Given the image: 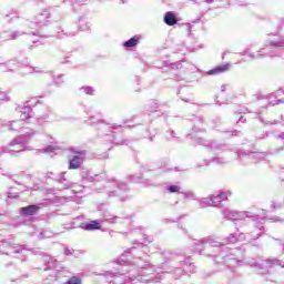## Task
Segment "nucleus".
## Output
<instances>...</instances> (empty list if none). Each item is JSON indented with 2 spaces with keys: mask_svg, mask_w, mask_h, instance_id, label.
Here are the masks:
<instances>
[{
  "mask_svg": "<svg viewBox=\"0 0 284 284\" xmlns=\"http://www.w3.org/2000/svg\"><path fill=\"white\" fill-rule=\"evenodd\" d=\"M80 92H83V94L92 95V94H94V88H92V87H81Z\"/></svg>",
  "mask_w": 284,
  "mask_h": 284,
  "instance_id": "32",
  "label": "nucleus"
},
{
  "mask_svg": "<svg viewBox=\"0 0 284 284\" xmlns=\"http://www.w3.org/2000/svg\"><path fill=\"white\" fill-rule=\"evenodd\" d=\"M266 154L264 152H251L248 153L247 158L251 159L252 161H263L265 159Z\"/></svg>",
  "mask_w": 284,
  "mask_h": 284,
  "instance_id": "27",
  "label": "nucleus"
},
{
  "mask_svg": "<svg viewBox=\"0 0 284 284\" xmlns=\"http://www.w3.org/2000/svg\"><path fill=\"white\" fill-rule=\"evenodd\" d=\"M8 67H9V68H12V63L9 62Z\"/></svg>",
  "mask_w": 284,
  "mask_h": 284,
  "instance_id": "57",
  "label": "nucleus"
},
{
  "mask_svg": "<svg viewBox=\"0 0 284 284\" xmlns=\"http://www.w3.org/2000/svg\"><path fill=\"white\" fill-rule=\"evenodd\" d=\"M230 64H220L207 71V74L211 77H216L217 74H223L224 72H229Z\"/></svg>",
  "mask_w": 284,
  "mask_h": 284,
  "instance_id": "18",
  "label": "nucleus"
},
{
  "mask_svg": "<svg viewBox=\"0 0 284 284\" xmlns=\"http://www.w3.org/2000/svg\"><path fill=\"white\" fill-rule=\"evenodd\" d=\"M150 141H154V138H153V136H151V138H150Z\"/></svg>",
  "mask_w": 284,
  "mask_h": 284,
  "instance_id": "58",
  "label": "nucleus"
},
{
  "mask_svg": "<svg viewBox=\"0 0 284 284\" xmlns=\"http://www.w3.org/2000/svg\"><path fill=\"white\" fill-rule=\"evenodd\" d=\"M121 201H125V197H121Z\"/></svg>",
  "mask_w": 284,
  "mask_h": 284,
  "instance_id": "59",
  "label": "nucleus"
},
{
  "mask_svg": "<svg viewBox=\"0 0 284 284\" xmlns=\"http://www.w3.org/2000/svg\"><path fill=\"white\" fill-rule=\"evenodd\" d=\"M201 134H205V130L197 129L196 126H194L193 132L191 133V136L193 141H195L196 145H204L205 148H211V150H213L214 152H216L217 150H222L223 145L216 142H210L203 139Z\"/></svg>",
  "mask_w": 284,
  "mask_h": 284,
  "instance_id": "7",
  "label": "nucleus"
},
{
  "mask_svg": "<svg viewBox=\"0 0 284 284\" xmlns=\"http://www.w3.org/2000/svg\"><path fill=\"white\" fill-rule=\"evenodd\" d=\"M88 180L92 182L94 181V176H89Z\"/></svg>",
  "mask_w": 284,
  "mask_h": 284,
  "instance_id": "52",
  "label": "nucleus"
},
{
  "mask_svg": "<svg viewBox=\"0 0 284 284\" xmlns=\"http://www.w3.org/2000/svg\"><path fill=\"white\" fill-rule=\"evenodd\" d=\"M201 207H212V196L202 197L199 200Z\"/></svg>",
  "mask_w": 284,
  "mask_h": 284,
  "instance_id": "28",
  "label": "nucleus"
},
{
  "mask_svg": "<svg viewBox=\"0 0 284 284\" xmlns=\"http://www.w3.org/2000/svg\"><path fill=\"white\" fill-rule=\"evenodd\" d=\"M111 143H116L118 145H128V142L126 141H123V142H116V138H114V135H112V139L110 140Z\"/></svg>",
  "mask_w": 284,
  "mask_h": 284,
  "instance_id": "39",
  "label": "nucleus"
},
{
  "mask_svg": "<svg viewBox=\"0 0 284 284\" xmlns=\"http://www.w3.org/2000/svg\"><path fill=\"white\" fill-rule=\"evenodd\" d=\"M0 101H8V95L3 92H0Z\"/></svg>",
  "mask_w": 284,
  "mask_h": 284,
  "instance_id": "44",
  "label": "nucleus"
},
{
  "mask_svg": "<svg viewBox=\"0 0 284 284\" xmlns=\"http://www.w3.org/2000/svg\"><path fill=\"white\" fill-rule=\"evenodd\" d=\"M32 136H34V131L27 132L24 135L16 138L8 146L2 149V152L9 154H19V152H23V150H26V143H28Z\"/></svg>",
  "mask_w": 284,
  "mask_h": 284,
  "instance_id": "4",
  "label": "nucleus"
},
{
  "mask_svg": "<svg viewBox=\"0 0 284 284\" xmlns=\"http://www.w3.org/2000/svg\"><path fill=\"white\" fill-rule=\"evenodd\" d=\"M98 122L100 123L99 124V130L101 132H104L106 134V136H110V133L108 132H111L112 133V130H119L121 129V125H110V124H105V122H103L102 120H98Z\"/></svg>",
  "mask_w": 284,
  "mask_h": 284,
  "instance_id": "20",
  "label": "nucleus"
},
{
  "mask_svg": "<svg viewBox=\"0 0 284 284\" xmlns=\"http://www.w3.org/2000/svg\"><path fill=\"white\" fill-rule=\"evenodd\" d=\"M141 36H134L131 39L126 40L123 45L126 48V50H130V48H136L141 41Z\"/></svg>",
  "mask_w": 284,
  "mask_h": 284,
  "instance_id": "22",
  "label": "nucleus"
},
{
  "mask_svg": "<svg viewBox=\"0 0 284 284\" xmlns=\"http://www.w3.org/2000/svg\"><path fill=\"white\" fill-rule=\"evenodd\" d=\"M119 216L112 214L110 211H105L103 214V219L100 220L101 223H111V225H114V223H119Z\"/></svg>",
  "mask_w": 284,
  "mask_h": 284,
  "instance_id": "21",
  "label": "nucleus"
},
{
  "mask_svg": "<svg viewBox=\"0 0 284 284\" xmlns=\"http://www.w3.org/2000/svg\"><path fill=\"white\" fill-rule=\"evenodd\" d=\"M203 165H210V162L204 161V163H203V164H199V168H203Z\"/></svg>",
  "mask_w": 284,
  "mask_h": 284,
  "instance_id": "48",
  "label": "nucleus"
},
{
  "mask_svg": "<svg viewBox=\"0 0 284 284\" xmlns=\"http://www.w3.org/2000/svg\"><path fill=\"white\" fill-rule=\"evenodd\" d=\"M166 191L170 194H176V193L181 192V187L179 186V184H171V185L166 186Z\"/></svg>",
  "mask_w": 284,
  "mask_h": 284,
  "instance_id": "29",
  "label": "nucleus"
},
{
  "mask_svg": "<svg viewBox=\"0 0 284 284\" xmlns=\"http://www.w3.org/2000/svg\"><path fill=\"white\" fill-rule=\"evenodd\" d=\"M138 267H140L141 270H145V267H148V265H150V262H144V264L143 263H141V262H138Z\"/></svg>",
  "mask_w": 284,
  "mask_h": 284,
  "instance_id": "40",
  "label": "nucleus"
},
{
  "mask_svg": "<svg viewBox=\"0 0 284 284\" xmlns=\"http://www.w3.org/2000/svg\"><path fill=\"white\" fill-rule=\"evenodd\" d=\"M75 34L77 32H65L61 27H58L53 37H55V39H67L68 37H74Z\"/></svg>",
  "mask_w": 284,
  "mask_h": 284,
  "instance_id": "23",
  "label": "nucleus"
},
{
  "mask_svg": "<svg viewBox=\"0 0 284 284\" xmlns=\"http://www.w3.org/2000/svg\"><path fill=\"white\" fill-rule=\"evenodd\" d=\"M239 121L242 122V123L245 122V120H243V116H241V118L239 119Z\"/></svg>",
  "mask_w": 284,
  "mask_h": 284,
  "instance_id": "53",
  "label": "nucleus"
},
{
  "mask_svg": "<svg viewBox=\"0 0 284 284\" xmlns=\"http://www.w3.org/2000/svg\"><path fill=\"white\" fill-rule=\"evenodd\" d=\"M8 37H4V39L9 41H14L16 39H19V37H23V34H28V31H8Z\"/></svg>",
  "mask_w": 284,
  "mask_h": 284,
  "instance_id": "25",
  "label": "nucleus"
},
{
  "mask_svg": "<svg viewBox=\"0 0 284 284\" xmlns=\"http://www.w3.org/2000/svg\"><path fill=\"white\" fill-rule=\"evenodd\" d=\"M81 277L79 276H72L70 277L65 284H82Z\"/></svg>",
  "mask_w": 284,
  "mask_h": 284,
  "instance_id": "33",
  "label": "nucleus"
},
{
  "mask_svg": "<svg viewBox=\"0 0 284 284\" xmlns=\"http://www.w3.org/2000/svg\"><path fill=\"white\" fill-rule=\"evenodd\" d=\"M91 121H94V118H91Z\"/></svg>",
  "mask_w": 284,
  "mask_h": 284,
  "instance_id": "63",
  "label": "nucleus"
},
{
  "mask_svg": "<svg viewBox=\"0 0 284 284\" xmlns=\"http://www.w3.org/2000/svg\"><path fill=\"white\" fill-rule=\"evenodd\" d=\"M57 150H59V148L49 145V146L44 148L42 151L40 150L39 152H44L47 154H50V152H54Z\"/></svg>",
  "mask_w": 284,
  "mask_h": 284,
  "instance_id": "34",
  "label": "nucleus"
},
{
  "mask_svg": "<svg viewBox=\"0 0 284 284\" xmlns=\"http://www.w3.org/2000/svg\"><path fill=\"white\" fill-rule=\"evenodd\" d=\"M122 3H125V0H121Z\"/></svg>",
  "mask_w": 284,
  "mask_h": 284,
  "instance_id": "60",
  "label": "nucleus"
},
{
  "mask_svg": "<svg viewBox=\"0 0 284 284\" xmlns=\"http://www.w3.org/2000/svg\"><path fill=\"white\" fill-rule=\"evenodd\" d=\"M237 131H233V134H236Z\"/></svg>",
  "mask_w": 284,
  "mask_h": 284,
  "instance_id": "61",
  "label": "nucleus"
},
{
  "mask_svg": "<svg viewBox=\"0 0 284 284\" xmlns=\"http://www.w3.org/2000/svg\"><path fill=\"white\" fill-rule=\"evenodd\" d=\"M17 110L20 112L21 121H27V119L32 116V106H30V104H20Z\"/></svg>",
  "mask_w": 284,
  "mask_h": 284,
  "instance_id": "15",
  "label": "nucleus"
},
{
  "mask_svg": "<svg viewBox=\"0 0 284 284\" xmlns=\"http://www.w3.org/2000/svg\"><path fill=\"white\" fill-rule=\"evenodd\" d=\"M222 215L229 221H243V219H251V223H261L265 216L261 217L258 215H252L250 212H237L232 209H223Z\"/></svg>",
  "mask_w": 284,
  "mask_h": 284,
  "instance_id": "5",
  "label": "nucleus"
},
{
  "mask_svg": "<svg viewBox=\"0 0 284 284\" xmlns=\"http://www.w3.org/2000/svg\"><path fill=\"white\" fill-rule=\"evenodd\" d=\"M24 120H16V121H11L7 124H4L6 128H8V130H10L11 132H19V130H21V128H23V125H26V122H23Z\"/></svg>",
  "mask_w": 284,
  "mask_h": 284,
  "instance_id": "19",
  "label": "nucleus"
},
{
  "mask_svg": "<svg viewBox=\"0 0 284 284\" xmlns=\"http://www.w3.org/2000/svg\"><path fill=\"white\" fill-rule=\"evenodd\" d=\"M132 181L133 183H141V178H133Z\"/></svg>",
  "mask_w": 284,
  "mask_h": 284,
  "instance_id": "46",
  "label": "nucleus"
},
{
  "mask_svg": "<svg viewBox=\"0 0 284 284\" xmlns=\"http://www.w3.org/2000/svg\"><path fill=\"white\" fill-rule=\"evenodd\" d=\"M164 23L166 26H176V23H179V20L176 19V16H174L173 12L169 11L164 16Z\"/></svg>",
  "mask_w": 284,
  "mask_h": 284,
  "instance_id": "24",
  "label": "nucleus"
},
{
  "mask_svg": "<svg viewBox=\"0 0 284 284\" xmlns=\"http://www.w3.org/2000/svg\"><path fill=\"white\" fill-rule=\"evenodd\" d=\"M227 196H232V191H221L217 195H211L212 207H221V203L227 201Z\"/></svg>",
  "mask_w": 284,
  "mask_h": 284,
  "instance_id": "12",
  "label": "nucleus"
},
{
  "mask_svg": "<svg viewBox=\"0 0 284 284\" xmlns=\"http://www.w3.org/2000/svg\"><path fill=\"white\" fill-rule=\"evenodd\" d=\"M256 43H252L250 47L246 48L245 51L240 52L241 57H247L250 61H256L258 59H276L280 57L284 59V37H280L276 40L266 41L264 47L260 48L256 52Z\"/></svg>",
  "mask_w": 284,
  "mask_h": 284,
  "instance_id": "2",
  "label": "nucleus"
},
{
  "mask_svg": "<svg viewBox=\"0 0 284 284\" xmlns=\"http://www.w3.org/2000/svg\"><path fill=\"white\" fill-rule=\"evenodd\" d=\"M21 252H26V246L14 244L10 240H4L0 244V254L10 256V254H21Z\"/></svg>",
  "mask_w": 284,
  "mask_h": 284,
  "instance_id": "9",
  "label": "nucleus"
},
{
  "mask_svg": "<svg viewBox=\"0 0 284 284\" xmlns=\"http://www.w3.org/2000/svg\"><path fill=\"white\" fill-rule=\"evenodd\" d=\"M40 17H42L43 19H50V17H52V13L50 12V9H43Z\"/></svg>",
  "mask_w": 284,
  "mask_h": 284,
  "instance_id": "35",
  "label": "nucleus"
},
{
  "mask_svg": "<svg viewBox=\"0 0 284 284\" xmlns=\"http://www.w3.org/2000/svg\"><path fill=\"white\" fill-rule=\"evenodd\" d=\"M72 152L78 155H74L69 161V170H79V168L83 165V161L85 159V151H81L79 149H72Z\"/></svg>",
  "mask_w": 284,
  "mask_h": 284,
  "instance_id": "11",
  "label": "nucleus"
},
{
  "mask_svg": "<svg viewBox=\"0 0 284 284\" xmlns=\"http://www.w3.org/2000/svg\"><path fill=\"white\" fill-rule=\"evenodd\" d=\"M184 199L185 201H196V194H194V192L189 191V192H184Z\"/></svg>",
  "mask_w": 284,
  "mask_h": 284,
  "instance_id": "31",
  "label": "nucleus"
},
{
  "mask_svg": "<svg viewBox=\"0 0 284 284\" xmlns=\"http://www.w3.org/2000/svg\"><path fill=\"white\" fill-rule=\"evenodd\" d=\"M272 223H284V219L280 216H273L271 217Z\"/></svg>",
  "mask_w": 284,
  "mask_h": 284,
  "instance_id": "37",
  "label": "nucleus"
},
{
  "mask_svg": "<svg viewBox=\"0 0 284 284\" xmlns=\"http://www.w3.org/2000/svg\"><path fill=\"white\" fill-rule=\"evenodd\" d=\"M203 250L205 251L206 256H217L220 254V258L224 261L227 267H236L241 261H239L234 255H230V247L225 246V244L219 242L216 237H204L195 242V252L197 254H203Z\"/></svg>",
  "mask_w": 284,
  "mask_h": 284,
  "instance_id": "1",
  "label": "nucleus"
},
{
  "mask_svg": "<svg viewBox=\"0 0 284 284\" xmlns=\"http://www.w3.org/2000/svg\"><path fill=\"white\" fill-rule=\"evenodd\" d=\"M75 3H83L84 0H73Z\"/></svg>",
  "mask_w": 284,
  "mask_h": 284,
  "instance_id": "50",
  "label": "nucleus"
},
{
  "mask_svg": "<svg viewBox=\"0 0 284 284\" xmlns=\"http://www.w3.org/2000/svg\"><path fill=\"white\" fill-rule=\"evenodd\" d=\"M146 108H148L149 112H155V110H159V101L151 100Z\"/></svg>",
  "mask_w": 284,
  "mask_h": 284,
  "instance_id": "30",
  "label": "nucleus"
},
{
  "mask_svg": "<svg viewBox=\"0 0 284 284\" xmlns=\"http://www.w3.org/2000/svg\"><path fill=\"white\" fill-rule=\"evenodd\" d=\"M248 265L251 267H255V270L258 272V274H267V270H270V267H274V265H278L280 267H283L284 270V264L283 261L278 260V258H268V260H262V261H255L252 260L248 262Z\"/></svg>",
  "mask_w": 284,
  "mask_h": 284,
  "instance_id": "6",
  "label": "nucleus"
},
{
  "mask_svg": "<svg viewBox=\"0 0 284 284\" xmlns=\"http://www.w3.org/2000/svg\"><path fill=\"white\" fill-rule=\"evenodd\" d=\"M40 207L38 205L31 204L20 209L21 216H34L39 212Z\"/></svg>",
  "mask_w": 284,
  "mask_h": 284,
  "instance_id": "17",
  "label": "nucleus"
},
{
  "mask_svg": "<svg viewBox=\"0 0 284 284\" xmlns=\"http://www.w3.org/2000/svg\"><path fill=\"white\" fill-rule=\"evenodd\" d=\"M170 134H171L172 139H176V134L174 133V131H170Z\"/></svg>",
  "mask_w": 284,
  "mask_h": 284,
  "instance_id": "49",
  "label": "nucleus"
},
{
  "mask_svg": "<svg viewBox=\"0 0 284 284\" xmlns=\"http://www.w3.org/2000/svg\"><path fill=\"white\" fill-rule=\"evenodd\" d=\"M48 270H50V274L47 281H49L50 284L57 283V281L63 276V267H61L59 262L53 257H50L48 261Z\"/></svg>",
  "mask_w": 284,
  "mask_h": 284,
  "instance_id": "8",
  "label": "nucleus"
},
{
  "mask_svg": "<svg viewBox=\"0 0 284 284\" xmlns=\"http://www.w3.org/2000/svg\"><path fill=\"white\" fill-rule=\"evenodd\" d=\"M83 230H87V232H93L94 230H101V224L99 221L93 220L87 224H84Z\"/></svg>",
  "mask_w": 284,
  "mask_h": 284,
  "instance_id": "26",
  "label": "nucleus"
},
{
  "mask_svg": "<svg viewBox=\"0 0 284 284\" xmlns=\"http://www.w3.org/2000/svg\"><path fill=\"white\" fill-rule=\"evenodd\" d=\"M32 70H33V72H40L39 70H37V68H33Z\"/></svg>",
  "mask_w": 284,
  "mask_h": 284,
  "instance_id": "55",
  "label": "nucleus"
},
{
  "mask_svg": "<svg viewBox=\"0 0 284 284\" xmlns=\"http://www.w3.org/2000/svg\"><path fill=\"white\" fill-rule=\"evenodd\" d=\"M72 254H74V250H70V248H64V255L65 256H72Z\"/></svg>",
  "mask_w": 284,
  "mask_h": 284,
  "instance_id": "42",
  "label": "nucleus"
},
{
  "mask_svg": "<svg viewBox=\"0 0 284 284\" xmlns=\"http://www.w3.org/2000/svg\"><path fill=\"white\" fill-rule=\"evenodd\" d=\"M213 161H219V159H213Z\"/></svg>",
  "mask_w": 284,
  "mask_h": 284,
  "instance_id": "62",
  "label": "nucleus"
},
{
  "mask_svg": "<svg viewBox=\"0 0 284 284\" xmlns=\"http://www.w3.org/2000/svg\"><path fill=\"white\" fill-rule=\"evenodd\" d=\"M225 90H227V85L223 84V85L221 87V92H225Z\"/></svg>",
  "mask_w": 284,
  "mask_h": 284,
  "instance_id": "47",
  "label": "nucleus"
},
{
  "mask_svg": "<svg viewBox=\"0 0 284 284\" xmlns=\"http://www.w3.org/2000/svg\"><path fill=\"white\" fill-rule=\"evenodd\" d=\"M105 190L109 199H112V196H121V192H128V184L125 182H106L105 183Z\"/></svg>",
  "mask_w": 284,
  "mask_h": 284,
  "instance_id": "10",
  "label": "nucleus"
},
{
  "mask_svg": "<svg viewBox=\"0 0 284 284\" xmlns=\"http://www.w3.org/2000/svg\"><path fill=\"white\" fill-rule=\"evenodd\" d=\"M268 103L270 105H281V103H284V90L280 89L274 93H271L268 95Z\"/></svg>",
  "mask_w": 284,
  "mask_h": 284,
  "instance_id": "14",
  "label": "nucleus"
},
{
  "mask_svg": "<svg viewBox=\"0 0 284 284\" xmlns=\"http://www.w3.org/2000/svg\"><path fill=\"white\" fill-rule=\"evenodd\" d=\"M128 280L129 281H139L140 283L144 281L145 283H148V280H143V277H141V276H138L135 278L134 277H128Z\"/></svg>",
  "mask_w": 284,
  "mask_h": 284,
  "instance_id": "41",
  "label": "nucleus"
},
{
  "mask_svg": "<svg viewBox=\"0 0 284 284\" xmlns=\"http://www.w3.org/2000/svg\"><path fill=\"white\" fill-rule=\"evenodd\" d=\"M62 82H63V75H58L57 78H54L55 85H61Z\"/></svg>",
  "mask_w": 284,
  "mask_h": 284,
  "instance_id": "38",
  "label": "nucleus"
},
{
  "mask_svg": "<svg viewBox=\"0 0 284 284\" xmlns=\"http://www.w3.org/2000/svg\"><path fill=\"white\" fill-rule=\"evenodd\" d=\"M265 234L263 223L250 222L248 226H243L242 232L230 234L226 237V243H252L257 241Z\"/></svg>",
  "mask_w": 284,
  "mask_h": 284,
  "instance_id": "3",
  "label": "nucleus"
},
{
  "mask_svg": "<svg viewBox=\"0 0 284 284\" xmlns=\"http://www.w3.org/2000/svg\"><path fill=\"white\" fill-rule=\"evenodd\" d=\"M80 30L85 32V30H90V24H80Z\"/></svg>",
  "mask_w": 284,
  "mask_h": 284,
  "instance_id": "43",
  "label": "nucleus"
},
{
  "mask_svg": "<svg viewBox=\"0 0 284 284\" xmlns=\"http://www.w3.org/2000/svg\"><path fill=\"white\" fill-rule=\"evenodd\" d=\"M53 179L54 181L60 183V185H62L61 190H70V187H72V182H70V180L65 178V172L54 175Z\"/></svg>",
  "mask_w": 284,
  "mask_h": 284,
  "instance_id": "16",
  "label": "nucleus"
},
{
  "mask_svg": "<svg viewBox=\"0 0 284 284\" xmlns=\"http://www.w3.org/2000/svg\"><path fill=\"white\" fill-rule=\"evenodd\" d=\"M103 278H105L106 283H113V284H125V278H128L125 275L116 274L114 275L112 272H104L101 274Z\"/></svg>",
  "mask_w": 284,
  "mask_h": 284,
  "instance_id": "13",
  "label": "nucleus"
},
{
  "mask_svg": "<svg viewBox=\"0 0 284 284\" xmlns=\"http://www.w3.org/2000/svg\"><path fill=\"white\" fill-rule=\"evenodd\" d=\"M278 138H280V139H284V133H282Z\"/></svg>",
  "mask_w": 284,
  "mask_h": 284,
  "instance_id": "56",
  "label": "nucleus"
},
{
  "mask_svg": "<svg viewBox=\"0 0 284 284\" xmlns=\"http://www.w3.org/2000/svg\"><path fill=\"white\" fill-rule=\"evenodd\" d=\"M27 26H29V28H34V26H37V23H33V22L27 21Z\"/></svg>",
  "mask_w": 284,
  "mask_h": 284,
  "instance_id": "45",
  "label": "nucleus"
},
{
  "mask_svg": "<svg viewBox=\"0 0 284 284\" xmlns=\"http://www.w3.org/2000/svg\"><path fill=\"white\" fill-rule=\"evenodd\" d=\"M42 22H43V19L36 21V23H42Z\"/></svg>",
  "mask_w": 284,
  "mask_h": 284,
  "instance_id": "54",
  "label": "nucleus"
},
{
  "mask_svg": "<svg viewBox=\"0 0 284 284\" xmlns=\"http://www.w3.org/2000/svg\"><path fill=\"white\" fill-rule=\"evenodd\" d=\"M39 103V100L37 98H32L31 100L27 101L26 104L30 105V108H34Z\"/></svg>",
  "mask_w": 284,
  "mask_h": 284,
  "instance_id": "36",
  "label": "nucleus"
},
{
  "mask_svg": "<svg viewBox=\"0 0 284 284\" xmlns=\"http://www.w3.org/2000/svg\"><path fill=\"white\" fill-rule=\"evenodd\" d=\"M33 37H39V32H32Z\"/></svg>",
  "mask_w": 284,
  "mask_h": 284,
  "instance_id": "51",
  "label": "nucleus"
}]
</instances>
